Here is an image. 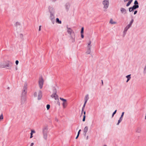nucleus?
I'll return each instance as SVG.
<instances>
[{
  "label": "nucleus",
  "mask_w": 146,
  "mask_h": 146,
  "mask_svg": "<svg viewBox=\"0 0 146 146\" xmlns=\"http://www.w3.org/2000/svg\"><path fill=\"white\" fill-rule=\"evenodd\" d=\"M35 133V130H31V133H32L33 134V133Z\"/></svg>",
  "instance_id": "obj_34"
},
{
  "label": "nucleus",
  "mask_w": 146,
  "mask_h": 146,
  "mask_svg": "<svg viewBox=\"0 0 146 146\" xmlns=\"http://www.w3.org/2000/svg\"><path fill=\"white\" fill-rule=\"evenodd\" d=\"M102 84L103 85V81L102 80Z\"/></svg>",
  "instance_id": "obj_50"
},
{
  "label": "nucleus",
  "mask_w": 146,
  "mask_h": 146,
  "mask_svg": "<svg viewBox=\"0 0 146 146\" xmlns=\"http://www.w3.org/2000/svg\"><path fill=\"white\" fill-rule=\"evenodd\" d=\"M60 99L62 101H63V102H67L66 100V99H65L64 98H60Z\"/></svg>",
  "instance_id": "obj_26"
},
{
  "label": "nucleus",
  "mask_w": 146,
  "mask_h": 146,
  "mask_svg": "<svg viewBox=\"0 0 146 146\" xmlns=\"http://www.w3.org/2000/svg\"><path fill=\"white\" fill-rule=\"evenodd\" d=\"M114 114H113V113L112 114V117H113Z\"/></svg>",
  "instance_id": "obj_55"
},
{
  "label": "nucleus",
  "mask_w": 146,
  "mask_h": 146,
  "mask_svg": "<svg viewBox=\"0 0 146 146\" xmlns=\"http://www.w3.org/2000/svg\"><path fill=\"white\" fill-rule=\"evenodd\" d=\"M91 41L90 40H89L88 42L87 43V48H91Z\"/></svg>",
  "instance_id": "obj_14"
},
{
  "label": "nucleus",
  "mask_w": 146,
  "mask_h": 146,
  "mask_svg": "<svg viewBox=\"0 0 146 146\" xmlns=\"http://www.w3.org/2000/svg\"><path fill=\"white\" fill-rule=\"evenodd\" d=\"M84 108H82V111H81V114L82 115L83 113V112H84Z\"/></svg>",
  "instance_id": "obj_33"
},
{
  "label": "nucleus",
  "mask_w": 146,
  "mask_h": 146,
  "mask_svg": "<svg viewBox=\"0 0 146 146\" xmlns=\"http://www.w3.org/2000/svg\"><path fill=\"white\" fill-rule=\"evenodd\" d=\"M88 136H87V137H86V139H88Z\"/></svg>",
  "instance_id": "obj_52"
},
{
  "label": "nucleus",
  "mask_w": 146,
  "mask_h": 146,
  "mask_svg": "<svg viewBox=\"0 0 146 146\" xmlns=\"http://www.w3.org/2000/svg\"><path fill=\"white\" fill-rule=\"evenodd\" d=\"M13 66V63L9 60H5L2 63H0V66L2 68H7L9 69H11Z\"/></svg>",
  "instance_id": "obj_1"
},
{
  "label": "nucleus",
  "mask_w": 146,
  "mask_h": 146,
  "mask_svg": "<svg viewBox=\"0 0 146 146\" xmlns=\"http://www.w3.org/2000/svg\"><path fill=\"white\" fill-rule=\"evenodd\" d=\"M102 3L104 5V11H106L109 5V0H104L103 1Z\"/></svg>",
  "instance_id": "obj_5"
},
{
  "label": "nucleus",
  "mask_w": 146,
  "mask_h": 146,
  "mask_svg": "<svg viewBox=\"0 0 146 146\" xmlns=\"http://www.w3.org/2000/svg\"><path fill=\"white\" fill-rule=\"evenodd\" d=\"M18 63H19V61L17 60L16 61H15V63H16V64L17 65L18 64Z\"/></svg>",
  "instance_id": "obj_36"
},
{
  "label": "nucleus",
  "mask_w": 146,
  "mask_h": 146,
  "mask_svg": "<svg viewBox=\"0 0 146 146\" xmlns=\"http://www.w3.org/2000/svg\"><path fill=\"white\" fill-rule=\"evenodd\" d=\"M133 0H130L127 3L126 5V6L128 7L129 6V5L131 4L132 2V1Z\"/></svg>",
  "instance_id": "obj_23"
},
{
  "label": "nucleus",
  "mask_w": 146,
  "mask_h": 146,
  "mask_svg": "<svg viewBox=\"0 0 146 146\" xmlns=\"http://www.w3.org/2000/svg\"><path fill=\"white\" fill-rule=\"evenodd\" d=\"M53 92H54V93L56 94V93H57L56 90L55 88H54V89L53 90Z\"/></svg>",
  "instance_id": "obj_31"
},
{
  "label": "nucleus",
  "mask_w": 146,
  "mask_h": 146,
  "mask_svg": "<svg viewBox=\"0 0 146 146\" xmlns=\"http://www.w3.org/2000/svg\"><path fill=\"white\" fill-rule=\"evenodd\" d=\"M50 106L49 104H47L46 106V108L47 110H48L50 108Z\"/></svg>",
  "instance_id": "obj_28"
},
{
  "label": "nucleus",
  "mask_w": 146,
  "mask_h": 146,
  "mask_svg": "<svg viewBox=\"0 0 146 146\" xmlns=\"http://www.w3.org/2000/svg\"><path fill=\"white\" fill-rule=\"evenodd\" d=\"M128 0H124V2H126Z\"/></svg>",
  "instance_id": "obj_51"
},
{
  "label": "nucleus",
  "mask_w": 146,
  "mask_h": 146,
  "mask_svg": "<svg viewBox=\"0 0 146 146\" xmlns=\"http://www.w3.org/2000/svg\"><path fill=\"white\" fill-rule=\"evenodd\" d=\"M128 29L126 27L125 28L124 31H123V33L124 34V35H125L126 34V33L127 32Z\"/></svg>",
  "instance_id": "obj_25"
},
{
  "label": "nucleus",
  "mask_w": 146,
  "mask_h": 146,
  "mask_svg": "<svg viewBox=\"0 0 146 146\" xmlns=\"http://www.w3.org/2000/svg\"><path fill=\"white\" fill-rule=\"evenodd\" d=\"M91 52V48H87V51L86 52V54H90Z\"/></svg>",
  "instance_id": "obj_12"
},
{
  "label": "nucleus",
  "mask_w": 146,
  "mask_h": 146,
  "mask_svg": "<svg viewBox=\"0 0 146 146\" xmlns=\"http://www.w3.org/2000/svg\"><path fill=\"white\" fill-rule=\"evenodd\" d=\"M84 32V27H82L81 29V34H83Z\"/></svg>",
  "instance_id": "obj_29"
},
{
  "label": "nucleus",
  "mask_w": 146,
  "mask_h": 146,
  "mask_svg": "<svg viewBox=\"0 0 146 146\" xmlns=\"http://www.w3.org/2000/svg\"><path fill=\"white\" fill-rule=\"evenodd\" d=\"M134 4L135 5H138V3L137 1V0L135 1Z\"/></svg>",
  "instance_id": "obj_30"
},
{
  "label": "nucleus",
  "mask_w": 146,
  "mask_h": 146,
  "mask_svg": "<svg viewBox=\"0 0 146 146\" xmlns=\"http://www.w3.org/2000/svg\"><path fill=\"white\" fill-rule=\"evenodd\" d=\"M34 143H31V145H30V146H33V145H34Z\"/></svg>",
  "instance_id": "obj_44"
},
{
  "label": "nucleus",
  "mask_w": 146,
  "mask_h": 146,
  "mask_svg": "<svg viewBox=\"0 0 146 146\" xmlns=\"http://www.w3.org/2000/svg\"><path fill=\"white\" fill-rule=\"evenodd\" d=\"M55 120L57 122H58V119L56 117L55 118Z\"/></svg>",
  "instance_id": "obj_41"
},
{
  "label": "nucleus",
  "mask_w": 146,
  "mask_h": 146,
  "mask_svg": "<svg viewBox=\"0 0 146 146\" xmlns=\"http://www.w3.org/2000/svg\"><path fill=\"white\" fill-rule=\"evenodd\" d=\"M138 7H139L138 5H134L132 7V8L133 9H135L137 8H138Z\"/></svg>",
  "instance_id": "obj_21"
},
{
  "label": "nucleus",
  "mask_w": 146,
  "mask_h": 146,
  "mask_svg": "<svg viewBox=\"0 0 146 146\" xmlns=\"http://www.w3.org/2000/svg\"><path fill=\"white\" fill-rule=\"evenodd\" d=\"M126 77L127 78V80L126 82H128V81L130 80L131 77V75H129L126 76Z\"/></svg>",
  "instance_id": "obj_17"
},
{
  "label": "nucleus",
  "mask_w": 146,
  "mask_h": 146,
  "mask_svg": "<svg viewBox=\"0 0 146 146\" xmlns=\"http://www.w3.org/2000/svg\"><path fill=\"white\" fill-rule=\"evenodd\" d=\"M62 104L63 108H65L66 107L67 105V102H63Z\"/></svg>",
  "instance_id": "obj_15"
},
{
  "label": "nucleus",
  "mask_w": 146,
  "mask_h": 146,
  "mask_svg": "<svg viewBox=\"0 0 146 146\" xmlns=\"http://www.w3.org/2000/svg\"><path fill=\"white\" fill-rule=\"evenodd\" d=\"M124 112H123L122 113V114L121 115V117H122L123 118V117L124 115Z\"/></svg>",
  "instance_id": "obj_39"
},
{
  "label": "nucleus",
  "mask_w": 146,
  "mask_h": 146,
  "mask_svg": "<svg viewBox=\"0 0 146 146\" xmlns=\"http://www.w3.org/2000/svg\"><path fill=\"white\" fill-rule=\"evenodd\" d=\"M50 19L51 20L52 23L53 24H54L55 21V18L54 15H53V14L51 13L50 15Z\"/></svg>",
  "instance_id": "obj_7"
},
{
  "label": "nucleus",
  "mask_w": 146,
  "mask_h": 146,
  "mask_svg": "<svg viewBox=\"0 0 146 146\" xmlns=\"http://www.w3.org/2000/svg\"><path fill=\"white\" fill-rule=\"evenodd\" d=\"M110 23L112 24H114L116 23L112 19H110Z\"/></svg>",
  "instance_id": "obj_18"
},
{
  "label": "nucleus",
  "mask_w": 146,
  "mask_h": 146,
  "mask_svg": "<svg viewBox=\"0 0 146 146\" xmlns=\"http://www.w3.org/2000/svg\"><path fill=\"white\" fill-rule=\"evenodd\" d=\"M34 96L35 97H37L38 100H40L42 96L41 91L40 90L37 92H35L34 93Z\"/></svg>",
  "instance_id": "obj_4"
},
{
  "label": "nucleus",
  "mask_w": 146,
  "mask_h": 146,
  "mask_svg": "<svg viewBox=\"0 0 146 146\" xmlns=\"http://www.w3.org/2000/svg\"><path fill=\"white\" fill-rule=\"evenodd\" d=\"M20 37L21 38H22L23 37V35L22 34H21L20 35Z\"/></svg>",
  "instance_id": "obj_37"
},
{
  "label": "nucleus",
  "mask_w": 146,
  "mask_h": 146,
  "mask_svg": "<svg viewBox=\"0 0 146 146\" xmlns=\"http://www.w3.org/2000/svg\"><path fill=\"white\" fill-rule=\"evenodd\" d=\"M41 26H40L39 27V31H41Z\"/></svg>",
  "instance_id": "obj_43"
},
{
  "label": "nucleus",
  "mask_w": 146,
  "mask_h": 146,
  "mask_svg": "<svg viewBox=\"0 0 146 146\" xmlns=\"http://www.w3.org/2000/svg\"><path fill=\"white\" fill-rule=\"evenodd\" d=\"M126 27L128 29H129V28H128V27H127V26Z\"/></svg>",
  "instance_id": "obj_54"
},
{
  "label": "nucleus",
  "mask_w": 146,
  "mask_h": 146,
  "mask_svg": "<svg viewBox=\"0 0 146 146\" xmlns=\"http://www.w3.org/2000/svg\"><path fill=\"white\" fill-rule=\"evenodd\" d=\"M27 88V84H24L23 88V92H22V94L25 95L26 93V90Z\"/></svg>",
  "instance_id": "obj_8"
},
{
  "label": "nucleus",
  "mask_w": 146,
  "mask_h": 146,
  "mask_svg": "<svg viewBox=\"0 0 146 146\" xmlns=\"http://www.w3.org/2000/svg\"><path fill=\"white\" fill-rule=\"evenodd\" d=\"M133 19H132L129 24H130L131 25L133 23Z\"/></svg>",
  "instance_id": "obj_32"
},
{
  "label": "nucleus",
  "mask_w": 146,
  "mask_h": 146,
  "mask_svg": "<svg viewBox=\"0 0 146 146\" xmlns=\"http://www.w3.org/2000/svg\"><path fill=\"white\" fill-rule=\"evenodd\" d=\"M122 117H120L119 118V120L118 121V122L117 123V125H119V123L122 121Z\"/></svg>",
  "instance_id": "obj_24"
},
{
  "label": "nucleus",
  "mask_w": 146,
  "mask_h": 146,
  "mask_svg": "<svg viewBox=\"0 0 146 146\" xmlns=\"http://www.w3.org/2000/svg\"><path fill=\"white\" fill-rule=\"evenodd\" d=\"M88 129V127L87 126H86L85 127L84 130V135L85 136H86V133L87 132Z\"/></svg>",
  "instance_id": "obj_13"
},
{
  "label": "nucleus",
  "mask_w": 146,
  "mask_h": 146,
  "mask_svg": "<svg viewBox=\"0 0 146 146\" xmlns=\"http://www.w3.org/2000/svg\"><path fill=\"white\" fill-rule=\"evenodd\" d=\"M70 5L68 3H67L65 5V7L66 11H68L70 7Z\"/></svg>",
  "instance_id": "obj_16"
},
{
  "label": "nucleus",
  "mask_w": 146,
  "mask_h": 146,
  "mask_svg": "<svg viewBox=\"0 0 146 146\" xmlns=\"http://www.w3.org/2000/svg\"><path fill=\"white\" fill-rule=\"evenodd\" d=\"M42 139L43 141H47L48 137V128L46 126L44 127L42 129Z\"/></svg>",
  "instance_id": "obj_2"
},
{
  "label": "nucleus",
  "mask_w": 146,
  "mask_h": 146,
  "mask_svg": "<svg viewBox=\"0 0 146 146\" xmlns=\"http://www.w3.org/2000/svg\"><path fill=\"white\" fill-rule=\"evenodd\" d=\"M30 134H31V136H30V138H31L33 137V134L32 133H31Z\"/></svg>",
  "instance_id": "obj_40"
},
{
  "label": "nucleus",
  "mask_w": 146,
  "mask_h": 146,
  "mask_svg": "<svg viewBox=\"0 0 146 146\" xmlns=\"http://www.w3.org/2000/svg\"><path fill=\"white\" fill-rule=\"evenodd\" d=\"M133 10L134 9L132 7H130L129 8V11L130 12L133 11Z\"/></svg>",
  "instance_id": "obj_27"
},
{
  "label": "nucleus",
  "mask_w": 146,
  "mask_h": 146,
  "mask_svg": "<svg viewBox=\"0 0 146 146\" xmlns=\"http://www.w3.org/2000/svg\"><path fill=\"white\" fill-rule=\"evenodd\" d=\"M79 136V135H77V136L76 137V139H77V138H78V137Z\"/></svg>",
  "instance_id": "obj_49"
},
{
  "label": "nucleus",
  "mask_w": 146,
  "mask_h": 146,
  "mask_svg": "<svg viewBox=\"0 0 146 146\" xmlns=\"http://www.w3.org/2000/svg\"><path fill=\"white\" fill-rule=\"evenodd\" d=\"M89 99V96L88 95H86L85 97L84 100H88Z\"/></svg>",
  "instance_id": "obj_22"
},
{
  "label": "nucleus",
  "mask_w": 146,
  "mask_h": 146,
  "mask_svg": "<svg viewBox=\"0 0 146 146\" xmlns=\"http://www.w3.org/2000/svg\"><path fill=\"white\" fill-rule=\"evenodd\" d=\"M81 34V37L82 38H83L84 37V36L83 35V34Z\"/></svg>",
  "instance_id": "obj_38"
},
{
  "label": "nucleus",
  "mask_w": 146,
  "mask_h": 146,
  "mask_svg": "<svg viewBox=\"0 0 146 146\" xmlns=\"http://www.w3.org/2000/svg\"><path fill=\"white\" fill-rule=\"evenodd\" d=\"M81 129H80L79 131L78 132V135H79V134L80 133V132L81 131Z\"/></svg>",
  "instance_id": "obj_42"
},
{
  "label": "nucleus",
  "mask_w": 146,
  "mask_h": 146,
  "mask_svg": "<svg viewBox=\"0 0 146 146\" xmlns=\"http://www.w3.org/2000/svg\"><path fill=\"white\" fill-rule=\"evenodd\" d=\"M131 25L130 24H129L126 26L129 28L131 27Z\"/></svg>",
  "instance_id": "obj_35"
},
{
  "label": "nucleus",
  "mask_w": 146,
  "mask_h": 146,
  "mask_svg": "<svg viewBox=\"0 0 146 146\" xmlns=\"http://www.w3.org/2000/svg\"><path fill=\"white\" fill-rule=\"evenodd\" d=\"M83 113H84V115H83V118L82 119V121H84L85 120V118H86V111H84Z\"/></svg>",
  "instance_id": "obj_19"
},
{
  "label": "nucleus",
  "mask_w": 146,
  "mask_h": 146,
  "mask_svg": "<svg viewBox=\"0 0 146 146\" xmlns=\"http://www.w3.org/2000/svg\"><path fill=\"white\" fill-rule=\"evenodd\" d=\"M51 96L52 98H54L56 100L58 98V96L56 94V93H54L51 95Z\"/></svg>",
  "instance_id": "obj_10"
},
{
  "label": "nucleus",
  "mask_w": 146,
  "mask_h": 146,
  "mask_svg": "<svg viewBox=\"0 0 146 146\" xmlns=\"http://www.w3.org/2000/svg\"><path fill=\"white\" fill-rule=\"evenodd\" d=\"M137 11H135L134 12V15L136 14L137 13Z\"/></svg>",
  "instance_id": "obj_45"
},
{
  "label": "nucleus",
  "mask_w": 146,
  "mask_h": 146,
  "mask_svg": "<svg viewBox=\"0 0 146 146\" xmlns=\"http://www.w3.org/2000/svg\"><path fill=\"white\" fill-rule=\"evenodd\" d=\"M87 100H85V102L84 103V104H86V102H87Z\"/></svg>",
  "instance_id": "obj_48"
},
{
  "label": "nucleus",
  "mask_w": 146,
  "mask_h": 146,
  "mask_svg": "<svg viewBox=\"0 0 146 146\" xmlns=\"http://www.w3.org/2000/svg\"><path fill=\"white\" fill-rule=\"evenodd\" d=\"M142 129L140 127H137L135 131L136 133H140L141 132Z\"/></svg>",
  "instance_id": "obj_9"
},
{
  "label": "nucleus",
  "mask_w": 146,
  "mask_h": 146,
  "mask_svg": "<svg viewBox=\"0 0 146 146\" xmlns=\"http://www.w3.org/2000/svg\"><path fill=\"white\" fill-rule=\"evenodd\" d=\"M44 81L42 77L40 78L39 80L38 83L40 88V89L42 87Z\"/></svg>",
  "instance_id": "obj_6"
},
{
  "label": "nucleus",
  "mask_w": 146,
  "mask_h": 146,
  "mask_svg": "<svg viewBox=\"0 0 146 146\" xmlns=\"http://www.w3.org/2000/svg\"><path fill=\"white\" fill-rule=\"evenodd\" d=\"M85 106H86V104H84L83 105V106L82 107V108H84L85 107Z\"/></svg>",
  "instance_id": "obj_46"
},
{
  "label": "nucleus",
  "mask_w": 146,
  "mask_h": 146,
  "mask_svg": "<svg viewBox=\"0 0 146 146\" xmlns=\"http://www.w3.org/2000/svg\"><path fill=\"white\" fill-rule=\"evenodd\" d=\"M120 11L122 13L125 14L127 13L126 9L123 8H121L120 9Z\"/></svg>",
  "instance_id": "obj_11"
},
{
  "label": "nucleus",
  "mask_w": 146,
  "mask_h": 146,
  "mask_svg": "<svg viewBox=\"0 0 146 146\" xmlns=\"http://www.w3.org/2000/svg\"><path fill=\"white\" fill-rule=\"evenodd\" d=\"M56 0H52V1L53 2H54L56 1Z\"/></svg>",
  "instance_id": "obj_53"
},
{
  "label": "nucleus",
  "mask_w": 146,
  "mask_h": 146,
  "mask_svg": "<svg viewBox=\"0 0 146 146\" xmlns=\"http://www.w3.org/2000/svg\"><path fill=\"white\" fill-rule=\"evenodd\" d=\"M56 22L58 24H61V21H60L59 19L58 18H57L56 19Z\"/></svg>",
  "instance_id": "obj_20"
},
{
  "label": "nucleus",
  "mask_w": 146,
  "mask_h": 146,
  "mask_svg": "<svg viewBox=\"0 0 146 146\" xmlns=\"http://www.w3.org/2000/svg\"><path fill=\"white\" fill-rule=\"evenodd\" d=\"M104 146H107L106 145H104Z\"/></svg>",
  "instance_id": "obj_56"
},
{
  "label": "nucleus",
  "mask_w": 146,
  "mask_h": 146,
  "mask_svg": "<svg viewBox=\"0 0 146 146\" xmlns=\"http://www.w3.org/2000/svg\"><path fill=\"white\" fill-rule=\"evenodd\" d=\"M116 111L117 110H116L113 112V114H115L116 113Z\"/></svg>",
  "instance_id": "obj_47"
},
{
  "label": "nucleus",
  "mask_w": 146,
  "mask_h": 146,
  "mask_svg": "<svg viewBox=\"0 0 146 146\" xmlns=\"http://www.w3.org/2000/svg\"><path fill=\"white\" fill-rule=\"evenodd\" d=\"M67 32L68 33L70 34L71 37V40L73 42L75 41V35L74 32L70 28H67Z\"/></svg>",
  "instance_id": "obj_3"
}]
</instances>
